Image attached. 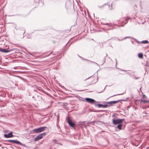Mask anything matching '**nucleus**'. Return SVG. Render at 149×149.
Instances as JSON below:
<instances>
[{
  "label": "nucleus",
  "mask_w": 149,
  "mask_h": 149,
  "mask_svg": "<svg viewBox=\"0 0 149 149\" xmlns=\"http://www.w3.org/2000/svg\"><path fill=\"white\" fill-rule=\"evenodd\" d=\"M47 127H43L34 129L33 131L36 133H39L44 131L45 130Z\"/></svg>",
  "instance_id": "1"
},
{
  "label": "nucleus",
  "mask_w": 149,
  "mask_h": 149,
  "mask_svg": "<svg viewBox=\"0 0 149 149\" xmlns=\"http://www.w3.org/2000/svg\"><path fill=\"white\" fill-rule=\"evenodd\" d=\"M122 124H119L118 125L117 127L118 129H119L120 130H121L122 129Z\"/></svg>",
  "instance_id": "11"
},
{
  "label": "nucleus",
  "mask_w": 149,
  "mask_h": 149,
  "mask_svg": "<svg viewBox=\"0 0 149 149\" xmlns=\"http://www.w3.org/2000/svg\"><path fill=\"white\" fill-rule=\"evenodd\" d=\"M124 120V119H113V123L114 125H116L122 123Z\"/></svg>",
  "instance_id": "3"
},
{
  "label": "nucleus",
  "mask_w": 149,
  "mask_h": 149,
  "mask_svg": "<svg viewBox=\"0 0 149 149\" xmlns=\"http://www.w3.org/2000/svg\"><path fill=\"white\" fill-rule=\"evenodd\" d=\"M130 19V18H128V17H127V18L125 20H126V21H127H127L128 20Z\"/></svg>",
  "instance_id": "17"
},
{
  "label": "nucleus",
  "mask_w": 149,
  "mask_h": 149,
  "mask_svg": "<svg viewBox=\"0 0 149 149\" xmlns=\"http://www.w3.org/2000/svg\"><path fill=\"white\" fill-rule=\"evenodd\" d=\"M149 102V101L148 100H141V102H146V103H148Z\"/></svg>",
  "instance_id": "12"
},
{
  "label": "nucleus",
  "mask_w": 149,
  "mask_h": 149,
  "mask_svg": "<svg viewBox=\"0 0 149 149\" xmlns=\"http://www.w3.org/2000/svg\"><path fill=\"white\" fill-rule=\"evenodd\" d=\"M108 107V105L107 104L102 105L103 108H106Z\"/></svg>",
  "instance_id": "15"
},
{
  "label": "nucleus",
  "mask_w": 149,
  "mask_h": 149,
  "mask_svg": "<svg viewBox=\"0 0 149 149\" xmlns=\"http://www.w3.org/2000/svg\"><path fill=\"white\" fill-rule=\"evenodd\" d=\"M4 136L6 138H9L12 137L13 136V135L12 134V132H11L7 134H4Z\"/></svg>",
  "instance_id": "6"
},
{
  "label": "nucleus",
  "mask_w": 149,
  "mask_h": 149,
  "mask_svg": "<svg viewBox=\"0 0 149 149\" xmlns=\"http://www.w3.org/2000/svg\"><path fill=\"white\" fill-rule=\"evenodd\" d=\"M67 121L68 124L70 126L73 127L75 126V124L72 122L69 118H67Z\"/></svg>",
  "instance_id": "5"
},
{
  "label": "nucleus",
  "mask_w": 149,
  "mask_h": 149,
  "mask_svg": "<svg viewBox=\"0 0 149 149\" xmlns=\"http://www.w3.org/2000/svg\"><path fill=\"white\" fill-rule=\"evenodd\" d=\"M138 56L139 58H141L142 59L143 58V54L142 53H139L138 55Z\"/></svg>",
  "instance_id": "10"
},
{
  "label": "nucleus",
  "mask_w": 149,
  "mask_h": 149,
  "mask_svg": "<svg viewBox=\"0 0 149 149\" xmlns=\"http://www.w3.org/2000/svg\"><path fill=\"white\" fill-rule=\"evenodd\" d=\"M11 50H7L6 49H2L1 48H0V52H2L4 53H8L10 52Z\"/></svg>",
  "instance_id": "8"
},
{
  "label": "nucleus",
  "mask_w": 149,
  "mask_h": 149,
  "mask_svg": "<svg viewBox=\"0 0 149 149\" xmlns=\"http://www.w3.org/2000/svg\"><path fill=\"white\" fill-rule=\"evenodd\" d=\"M143 98H144V99H145V98H147V97L146 96V95L144 94H143Z\"/></svg>",
  "instance_id": "16"
},
{
  "label": "nucleus",
  "mask_w": 149,
  "mask_h": 149,
  "mask_svg": "<svg viewBox=\"0 0 149 149\" xmlns=\"http://www.w3.org/2000/svg\"><path fill=\"white\" fill-rule=\"evenodd\" d=\"M8 141L10 142H12L20 145H22V143L19 141H18L14 140H8Z\"/></svg>",
  "instance_id": "7"
},
{
  "label": "nucleus",
  "mask_w": 149,
  "mask_h": 149,
  "mask_svg": "<svg viewBox=\"0 0 149 149\" xmlns=\"http://www.w3.org/2000/svg\"><path fill=\"white\" fill-rule=\"evenodd\" d=\"M118 102L116 101H110L108 102H107V103L108 104H110L111 105H112V104H115L117 103H118Z\"/></svg>",
  "instance_id": "9"
},
{
  "label": "nucleus",
  "mask_w": 149,
  "mask_h": 149,
  "mask_svg": "<svg viewBox=\"0 0 149 149\" xmlns=\"http://www.w3.org/2000/svg\"><path fill=\"white\" fill-rule=\"evenodd\" d=\"M148 42L147 40H143L141 42V43L143 44L147 43Z\"/></svg>",
  "instance_id": "13"
},
{
  "label": "nucleus",
  "mask_w": 149,
  "mask_h": 149,
  "mask_svg": "<svg viewBox=\"0 0 149 149\" xmlns=\"http://www.w3.org/2000/svg\"><path fill=\"white\" fill-rule=\"evenodd\" d=\"M45 133H43L40 134L35 138L34 139L35 141H36L40 139H41L42 138L43 136H45Z\"/></svg>",
  "instance_id": "4"
},
{
  "label": "nucleus",
  "mask_w": 149,
  "mask_h": 149,
  "mask_svg": "<svg viewBox=\"0 0 149 149\" xmlns=\"http://www.w3.org/2000/svg\"><path fill=\"white\" fill-rule=\"evenodd\" d=\"M96 105H98L99 107H102V104H97V103H96Z\"/></svg>",
  "instance_id": "14"
},
{
  "label": "nucleus",
  "mask_w": 149,
  "mask_h": 149,
  "mask_svg": "<svg viewBox=\"0 0 149 149\" xmlns=\"http://www.w3.org/2000/svg\"><path fill=\"white\" fill-rule=\"evenodd\" d=\"M86 101L88 103L92 104H95V105H96V103L97 102L94 100L88 98H85Z\"/></svg>",
  "instance_id": "2"
}]
</instances>
